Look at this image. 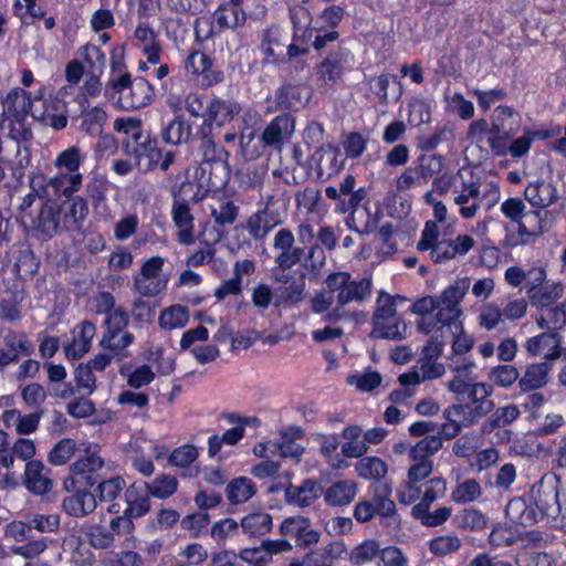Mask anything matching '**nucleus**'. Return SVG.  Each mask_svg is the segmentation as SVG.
I'll return each mask as SVG.
<instances>
[{"instance_id":"1","label":"nucleus","mask_w":566,"mask_h":566,"mask_svg":"<svg viewBox=\"0 0 566 566\" xmlns=\"http://www.w3.org/2000/svg\"><path fill=\"white\" fill-rule=\"evenodd\" d=\"M469 289L470 280L459 279L440 295L421 297L411 305L410 311L419 315L416 322L417 329L431 335L426 345V350L431 357H439L442 354L449 336H453L452 350L455 355H464L472 349L474 338L464 331L460 321V303Z\"/></svg>"},{"instance_id":"2","label":"nucleus","mask_w":566,"mask_h":566,"mask_svg":"<svg viewBox=\"0 0 566 566\" xmlns=\"http://www.w3.org/2000/svg\"><path fill=\"white\" fill-rule=\"evenodd\" d=\"M112 73L107 85L117 94V105L125 111L138 109L150 104L154 88L144 77L132 78L120 60L112 59Z\"/></svg>"},{"instance_id":"3","label":"nucleus","mask_w":566,"mask_h":566,"mask_svg":"<svg viewBox=\"0 0 566 566\" xmlns=\"http://www.w3.org/2000/svg\"><path fill=\"white\" fill-rule=\"evenodd\" d=\"M474 247V240L468 234L455 238L441 235L434 221H427L417 243L420 252H428L434 263H443L458 256L465 255Z\"/></svg>"},{"instance_id":"4","label":"nucleus","mask_w":566,"mask_h":566,"mask_svg":"<svg viewBox=\"0 0 566 566\" xmlns=\"http://www.w3.org/2000/svg\"><path fill=\"white\" fill-rule=\"evenodd\" d=\"M397 300H402V297L399 295L392 296L385 291L378 293L376 308L371 318V337L402 340L408 336L409 327L397 312Z\"/></svg>"},{"instance_id":"5","label":"nucleus","mask_w":566,"mask_h":566,"mask_svg":"<svg viewBox=\"0 0 566 566\" xmlns=\"http://www.w3.org/2000/svg\"><path fill=\"white\" fill-rule=\"evenodd\" d=\"M125 154L134 159V166L140 174H147L160 168L167 171L175 161L172 151H163L158 142L149 133L143 135L138 140H124Z\"/></svg>"},{"instance_id":"6","label":"nucleus","mask_w":566,"mask_h":566,"mask_svg":"<svg viewBox=\"0 0 566 566\" xmlns=\"http://www.w3.org/2000/svg\"><path fill=\"white\" fill-rule=\"evenodd\" d=\"M327 291L335 295L338 306H346L350 303L363 304L371 297L373 279L363 276L353 279L348 272H333L325 279Z\"/></svg>"},{"instance_id":"7","label":"nucleus","mask_w":566,"mask_h":566,"mask_svg":"<svg viewBox=\"0 0 566 566\" xmlns=\"http://www.w3.org/2000/svg\"><path fill=\"white\" fill-rule=\"evenodd\" d=\"M31 531L32 530L29 521L24 522L14 520L6 525L3 534L7 539L17 543L27 542L23 545L13 546L11 548V552L14 555L22 556L27 559H33L45 552V549L48 548V538H31Z\"/></svg>"},{"instance_id":"8","label":"nucleus","mask_w":566,"mask_h":566,"mask_svg":"<svg viewBox=\"0 0 566 566\" xmlns=\"http://www.w3.org/2000/svg\"><path fill=\"white\" fill-rule=\"evenodd\" d=\"M354 62L353 53L340 46L327 54L316 65V75L325 86L332 87L340 82L347 71L353 69Z\"/></svg>"},{"instance_id":"9","label":"nucleus","mask_w":566,"mask_h":566,"mask_svg":"<svg viewBox=\"0 0 566 566\" xmlns=\"http://www.w3.org/2000/svg\"><path fill=\"white\" fill-rule=\"evenodd\" d=\"M165 264L161 256H153L146 260L140 272L133 277L134 290L145 297H155L166 290L167 281L160 277Z\"/></svg>"},{"instance_id":"10","label":"nucleus","mask_w":566,"mask_h":566,"mask_svg":"<svg viewBox=\"0 0 566 566\" xmlns=\"http://www.w3.org/2000/svg\"><path fill=\"white\" fill-rule=\"evenodd\" d=\"M274 263L279 270L289 271L301 262L304 249L295 245V237L290 229L279 230L273 238Z\"/></svg>"},{"instance_id":"11","label":"nucleus","mask_w":566,"mask_h":566,"mask_svg":"<svg viewBox=\"0 0 566 566\" xmlns=\"http://www.w3.org/2000/svg\"><path fill=\"white\" fill-rule=\"evenodd\" d=\"M492 389L484 382L473 385L470 392L465 396L468 403H455L462 410L468 419L467 423H476L483 416L490 413L494 408V402L490 399Z\"/></svg>"},{"instance_id":"12","label":"nucleus","mask_w":566,"mask_h":566,"mask_svg":"<svg viewBox=\"0 0 566 566\" xmlns=\"http://www.w3.org/2000/svg\"><path fill=\"white\" fill-rule=\"evenodd\" d=\"M492 389L484 382L473 385L470 392L465 396L468 403H455L462 410L468 419L467 423H476L483 416L490 413L494 408V402L490 399Z\"/></svg>"},{"instance_id":"13","label":"nucleus","mask_w":566,"mask_h":566,"mask_svg":"<svg viewBox=\"0 0 566 566\" xmlns=\"http://www.w3.org/2000/svg\"><path fill=\"white\" fill-rule=\"evenodd\" d=\"M104 465L103 459L96 453H87L78 458L70 465V478L65 481V486L76 489L77 486H93L96 483L94 473Z\"/></svg>"},{"instance_id":"14","label":"nucleus","mask_w":566,"mask_h":566,"mask_svg":"<svg viewBox=\"0 0 566 566\" xmlns=\"http://www.w3.org/2000/svg\"><path fill=\"white\" fill-rule=\"evenodd\" d=\"M311 98V90L303 84H287L277 88L274 93L273 105H269L268 113L277 111L297 112L304 108Z\"/></svg>"},{"instance_id":"15","label":"nucleus","mask_w":566,"mask_h":566,"mask_svg":"<svg viewBox=\"0 0 566 566\" xmlns=\"http://www.w3.org/2000/svg\"><path fill=\"white\" fill-rule=\"evenodd\" d=\"M171 219L177 228L176 240L182 245L195 243V217L185 199H175L171 206Z\"/></svg>"},{"instance_id":"16","label":"nucleus","mask_w":566,"mask_h":566,"mask_svg":"<svg viewBox=\"0 0 566 566\" xmlns=\"http://www.w3.org/2000/svg\"><path fill=\"white\" fill-rule=\"evenodd\" d=\"M423 354L424 358L418 366L398 377L401 386H417L426 380L438 379L444 375L446 368L443 364L436 360L438 357L428 355L426 347L423 348Z\"/></svg>"},{"instance_id":"17","label":"nucleus","mask_w":566,"mask_h":566,"mask_svg":"<svg viewBox=\"0 0 566 566\" xmlns=\"http://www.w3.org/2000/svg\"><path fill=\"white\" fill-rule=\"evenodd\" d=\"M272 200L273 198L270 197L264 209L250 216L247 221V231L254 240H263L270 231L283 222L281 214L271 209Z\"/></svg>"},{"instance_id":"18","label":"nucleus","mask_w":566,"mask_h":566,"mask_svg":"<svg viewBox=\"0 0 566 566\" xmlns=\"http://www.w3.org/2000/svg\"><path fill=\"white\" fill-rule=\"evenodd\" d=\"M50 469L41 460L28 462L24 465L22 483L34 495H45L53 489Z\"/></svg>"},{"instance_id":"19","label":"nucleus","mask_w":566,"mask_h":566,"mask_svg":"<svg viewBox=\"0 0 566 566\" xmlns=\"http://www.w3.org/2000/svg\"><path fill=\"white\" fill-rule=\"evenodd\" d=\"M187 72L201 77L200 84L210 87L223 81L222 71L212 69L211 59L202 52L193 51L186 60Z\"/></svg>"},{"instance_id":"20","label":"nucleus","mask_w":566,"mask_h":566,"mask_svg":"<svg viewBox=\"0 0 566 566\" xmlns=\"http://www.w3.org/2000/svg\"><path fill=\"white\" fill-rule=\"evenodd\" d=\"M62 230L74 232L81 231L83 223L88 214L87 201L82 197L69 198L67 201L57 206Z\"/></svg>"},{"instance_id":"21","label":"nucleus","mask_w":566,"mask_h":566,"mask_svg":"<svg viewBox=\"0 0 566 566\" xmlns=\"http://www.w3.org/2000/svg\"><path fill=\"white\" fill-rule=\"evenodd\" d=\"M295 129V120L290 114L274 117L260 136L262 147H279Z\"/></svg>"},{"instance_id":"22","label":"nucleus","mask_w":566,"mask_h":566,"mask_svg":"<svg viewBox=\"0 0 566 566\" xmlns=\"http://www.w3.org/2000/svg\"><path fill=\"white\" fill-rule=\"evenodd\" d=\"M560 336L558 333L543 332L528 338L524 345L532 356L543 357L546 360L558 359L562 355Z\"/></svg>"},{"instance_id":"23","label":"nucleus","mask_w":566,"mask_h":566,"mask_svg":"<svg viewBox=\"0 0 566 566\" xmlns=\"http://www.w3.org/2000/svg\"><path fill=\"white\" fill-rule=\"evenodd\" d=\"M481 187L479 184L462 181L452 190L453 201L460 207L459 213L463 219H472L480 209Z\"/></svg>"},{"instance_id":"24","label":"nucleus","mask_w":566,"mask_h":566,"mask_svg":"<svg viewBox=\"0 0 566 566\" xmlns=\"http://www.w3.org/2000/svg\"><path fill=\"white\" fill-rule=\"evenodd\" d=\"M31 94L22 88H12L2 102V114L17 122H23L28 115H32Z\"/></svg>"},{"instance_id":"25","label":"nucleus","mask_w":566,"mask_h":566,"mask_svg":"<svg viewBox=\"0 0 566 566\" xmlns=\"http://www.w3.org/2000/svg\"><path fill=\"white\" fill-rule=\"evenodd\" d=\"M241 112V106L233 101H227L219 97L211 98L208 103V111L205 114L203 124L207 130L211 132L212 125L218 127L233 119Z\"/></svg>"},{"instance_id":"26","label":"nucleus","mask_w":566,"mask_h":566,"mask_svg":"<svg viewBox=\"0 0 566 566\" xmlns=\"http://www.w3.org/2000/svg\"><path fill=\"white\" fill-rule=\"evenodd\" d=\"M4 355L8 356V361L1 364V367H7L11 364H17L20 356H31L34 352V346L29 339L28 335L23 332L8 329L3 335Z\"/></svg>"},{"instance_id":"27","label":"nucleus","mask_w":566,"mask_h":566,"mask_svg":"<svg viewBox=\"0 0 566 566\" xmlns=\"http://www.w3.org/2000/svg\"><path fill=\"white\" fill-rule=\"evenodd\" d=\"M555 218L548 210L526 211L517 224L520 235L537 237L546 232L554 223Z\"/></svg>"},{"instance_id":"28","label":"nucleus","mask_w":566,"mask_h":566,"mask_svg":"<svg viewBox=\"0 0 566 566\" xmlns=\"http://www.w3.org/2000/svg\"><path fill=\"white\" fill-rule=\"evenodd\" d=\"M524 197L533 207L545 210L558 200L559 195L553 182L536 180L527 185Z\"/></svg>"},{"instance_id":"29","label":"nucleus","mask_w":566,"mask_h":566,"mask_svg":"<svg viewBox=\"0 0 566 566\" xmlns=\"http://www.w3.org/2000/svg\"><path fill=\"white\" fill-rule=\"evenodd\" d=\"M322 494L321 485L311 479L303 481L301 485H290L284 492L286 502L297 507L310 506Z\"/></svg>"},{"instance_id":"30","label":"nucleus","mask_w":566,"mask_h":566,"mask_svg":"<svg viewBox=\"0 0 566 566\" xmlns=\"http://www.w3.org/2000/svg\"><path fill=\"white\" fill-rule=\"evenodd\" d=\"M96 333V327L88 321L82 322L73 329V339L64 347L65 355L71 359H78L86 354Z\"/></svg>"},{"instance_id":"31","label":"nucleus","mask_w":566,"mask_h":566,"mask_svg":"<svg viewBox=\"0 0 566 566\" xmlns=\"http://www.w3.org/2000/svg\"><path fill=\"white\" fill-rule=\"evenodd\" d=\"M506 517L515 525L531 526L541 521V511L535 510L533 502L523 497L512 499L505 507Z\"/></svg>"},{"instance_id":"32","label":"nucleus","mask_w":566,"mask_h":566,"mask_svg":"<svg viewBox=\"0 0 566 566\" xmlns=\"http://www.w3.org/2000/svg\"><path fill=\"white\" fill-rule=\"evenodd\" d=\"M97 506L95 495L86 490H78L62 501V510L73 517H85Z\"/></svg>"},{"instance_id":"33","label":"nucleus","mask_w":566,"mask_h":566,"mask_svg":"<svg viewBox=\"0 0 566 566\" xmlns=\"http://www.w3.org/2000/svg\"><path fill=\"white\" fill-rule=\"evenodd\" d=\"M33 223L35 231L42 239L53 238L62 229L57 206L45 202Z\"/></svg>"},{"instance_id":"34","label":"nucleus","mask_w":566,"mask_h":566,"mask_svg":"<svg viewBox=\"0 0 566 566\" xmlns=\"http://www.w3.org/2000/svg\"><path fill=\"white\" fill-rule=\"evenodd\" d=\"M134 36L140 44L147 62L154 65L158 64L160 61L161 46L155 30L147 22L140 21L136 27Z\"/></svg>"},{"instance_id":"35","label":"nucleus","mask_w":566,"mask_h":566,"mask_svg":"<svg viewBox=\"0 0 566 566\" xmlns=\"http://www.w3.org/2000/svg\"><path fill=\"white\" fill-rule=\"evenodd\" d=\"M125 499L127 507L124 513L133 520L146 515L150 510L149 494L139 481L134 482L127 488Z\"/></svg>"},{"instance_id":"36","label":"nucleus","mask_w":566,"mask_h":566,"mask_svg":"<svg viewBox=\"0 0 566 566\" xmlns=\"http://www.w3.org/2000/svg\"><path fill=\"white\" fill-rule=\"evenodd\" d=\"M300 429H289L281 432L279 440H269L268 448H272L275 455L281 458L300 459L304 452V448L295 442L294 438L300 437Z\"/></svg>"},{"instance_id":"37","label":"nucleus","mask_w":566,"mask_h":566,"mask_svg":"<svg viewBox=\"0 0 566 566\" xmlns=\"http://www.w3.org/2000/svg\"><path fill=\"white\" fill-rule=\"evenodd\" d=\"M552 364L548 361L531 364L520 377L518 386L522 391H533L544 387L548 381Z\"/></svg>"},{"instance_id":"38","label":"nucleus","mask_w":566,"mask_h":566,"mask_svg":"<svg viewBox=\"0 0 566 566\" xmlns=\"http://www.w3.org/2000/svg\"><path fill=\"white\" fill-rule=\"evenodd\" d=\"M357 484L353 480H342L329 485L324 492V501L333 506L348 505L356 496Z\"/></svg>"},{"instance_id":"39","label":"nucleus","mask_w":566,"mask_h":566,"mask_svg":"<svg viewBox=\"0 0 566 566\" xmlns=\"http://www.w3.org/2000/svg\"><path fill=\"white\" fill-rule=\"evenodd\" d=\"M526 294L533 306L547 308L563 297L564 286L560 283L546 284L536 290L527 289Z\"/></svg>"},{"instance_id":"40","label":"nucleus","mask_w":566,"mask_h":566,"mask_svg":"<svg viewBox=\"0 0 566 566\" xmlns=\"http://www.w3.org/2000/svg\"><path fill=\"white\" fill-rule=\"evenodd\" d=\"M191 125L180 115H176L161 129V138L166 144L180 145L191 137Z\"/></svg>"},{"instance_id":"41","label":"nucleus","mask_w":566,"mask_h":566,"mask_svg":"<svg viewBox=\"0 0 566 566\" xmlns=\"http://www.w3.org/2000/svg\"><path fill=\"white\" fill-rule=\"evenodd\" d=\"M535 319L539 328L558 333L566 325V303L543 310Z\"/></svg>"},{"instance_id":"42","label":"nucleus","mask_w":566,"mask_h":566,"mask_svg":"<svg viewBox=\"0 0 566 566\" xmlns=\"http://www.w3.org/2000/svg\"><path fill=\"white\" fill-rule=\"evenodd\" d=\"M82 174L61 172L49 179L48 187L69 199L82 188Z\"/></svg>"},{"instance_id":"43","label":"nucleus","mask_w":566,"mask_h":566,"mask_svg":"<svg viewBox=\"0 0 566 566\" xmlns=\"http://www.w3.org/2000/svg\"><path fill=\"white\" fill-rule=\"evenodd\" d=\"M226 492L230 504H242L256 493V486L249 478L240 476L227 485Z\"/></svg>"},{"instance_id":"44","label":"nucleus","mask_w":566,"mask_h":566,"mask_svg":"<svg viewBox=\"0 0 566 566\" xmlns=\"http://www.w3.org/2000/svg\"><path fill=\"white\" fill-rule=\"evenodd\" d=\"M212 20L219 32L227 29L234 30L245 23L247 14L243 9H230L222 4L214 11Z\"/></svg>"},{"instance_id":"45","label":"nucleus","mask_w":566,"mask_h":566,"mask_svg":"<svg viewBox=\"0 0 566 566\" xmlns=\"http://www.w3.org/2000/svg\"><path fill=\"white\" fill-rule=\"evenodd\" d=\"M463 409L458 408L455 405H452L444 409L443 418L446 422L441 426V434L446 439H452L459 434L462 428H468L473 426V423H467L468 419L462 413Z\"/></svg>"},{"instance_id":"46","label":"nucleus","mask_w":566,"mask_h":566,"mask_svg":"<svg viewBox=\"0 0 566 566\" xmlns=\"http://www.w3.org/2000/svg\"><path fill=\"white\" fill-rule=\"evenodd\" d=\"M134 339L135 336L129 332H105L99 342V345L105 349L114 352L116 355L128 357L129 354L127 352V347L134 343Z\"/></svg>"},{"instance_id":"47","label":"nucleus","mask_w":566,"mask_h":566,"mask_svg":"<svg viewBox=\"0 0 566 566\" xmlns=\"http://www.w3.org/2000/svg\"><path fill=\"white\" fill-rule=\"evenodd\" d=\"M241 527L249 537L264 536L271 531L272 517L264 512H256L241 520Z\"/></svg>"},{"instance_id":"48","label":"nucleus","mask_w":566,"mask_h":566,"mask_svg":"<svg viewBox=\"0 0 566 566\" xmlns=\"http://www.w3.org/2000/svg\"><path fill=\"white\" fill-rule=\"evenodd\" d=\"M518 416L520 409L516 405L511 403L500 407L483 422L481 430L483 433H489L496 428L506 427L515 421Z\"/></svg>"},{"instance_id":"49","label":"nucleus","mask_w":566,"mask_h":566,"mask_svg":"<svg viewBox=\"0 0 566 566\" xmlns=\"http://www.w3.org/2000/svg\"><path fill=\"white\" fill-rule=\"evenodd\" d=\"M210 130H207V126H201L198 134L202 138L200 150L202 153L205 164H214L223 167L227 151L223 148H218L214 142L210 137Z\"/></svg>"},{"instance_id":"50","label":"nucleus","mask_w":566,"mask_h":566,"mask_svg":"<svg viewBox=\"0 0 566 566\" xmlns=\"http://www.w3.org/2000/svg\"><path fill=\"white\" fill-rule=\"evenodd\" d=\"M446 492L447 481L440 476L432 478L423 484V491L421 490L419 502L412 507H430L433 502L442 499Z\"/></svg>"},{"instance_id":"51","label":"nucleus","mask_w":566,"mask_h":566,"mask_svg":"<svg viewBox=\"0 0 566 566\" xmlns=\"http://www.w3.org/2000/svg\"><path fill=\"white\" fill-rule=\"evenodd\" d=\"M142 483V481H139ZM147 493L157 499H167L175 494L178 489V481L169 474H159L153 482H143Z\"/></svg>"},{"instance_id":"52","label":"nucleus","mask_w":566,"mask_h":566,"mask_svg":"<svg viewBox=\"0 0 566 566\" xmlns=\"http://www.w3.org/2000/svg\"><path fill=\"white\" fill-rule=\"evenodd\" d=\"M356 473L365 480H380L387 474V464L380 458L365 457L355 467Z\"/></svg>"},{"instance_id":"53","label":"nucleus","mask_w":566,"mask_h":566,"mask_svg":"<svg viewBox=\"0 0 566 566\" xmlns=\"http://www.w3.org/2000/svg\"><path fill=\"white\" fill-rule=\"evenodd\" d=\"M452 514V509L447 506H441L436 509L433 512H430V507H412L411 515L416 520H419L422 525L428 527H436L449 520Z\"/></svg>"},{"instance_id":"54","label":"nucleus","mask_w":566,"mask_h":566,"mask_svg":"<svg viewBox=\"0 0 566 566\" xmlns=\"http://www.w3.org/2000/svg\"><path fill=\"white\" fill-rule=\"evenodd\" d=\"M442 448V438L438 434L427 436L413 446L409 451L410 460H431Z\"/></svg>"},{"instance_id":"55","label":"nucleus","mask_w":566,"mask_h":566,"mask_svg":"<svg viewBox=\"0 0 566 566\" xmlns=\"http://www.w3.org/2000/svg\"><path fill=\"white\" fill-rule=\"evenodd\" d=\"M189 321V311L186 306L174 305L161 312L159 325L165 329L182 328Z\"/></svg>"},{"instance_id":"56","label":"nucleus","mask_w":566,"mask_h":566,"mask_svg":"<svg viewBox=\"0 0 566 566\" xmlns=\"http://www.w3.org/2000/svg\"><path fill=\"white\" fill-rule=\"evenodd\" d=\"M482 494L480 483L475 479H467L452 490L451 499L459 504L476 501Z\"/></svg>"},{"instance_id":"57","label":"nucleus","mask_w":566,"mask_h":566,"mask_svg":"<svg viewBox=\"0 0 566 566\" xmlns=\"http://www.w3.org/2000/svg\"><path fill=\"white\" fill-rule=\"evenodd\" d=\"M84 159L85 155L82 153L80 147L71 146L56 156L54 166L59 169H65L71 174H80L78 168Z\"/></svg>"},{"instance_id":"58","label":"nucleus","mask_w":566,"mask_h":566,"mask_svg":"<svg viewBox=\"0 0 566 566\" xmlns=\"http://www.w3.org/2000/svg\"><path fill=\"white\" fill-rule=\"evenodd\" d=\"M107 115L101 107H92L82 113L81 128L91 136H98L103 132V126Z\"/></svg>"},{"instance_id":"59","label":"nucleus","mask_w":566,"mask_h":566,"mask_svg":"<svg viewBox=\"0 0 566 566\" xmlns=\"http://www.w3.org/2000/svg\"><path fill=\"white\" fill-rule=\"evenodd\" d=\"M77 55L84 60L90 73H103L106 56L99 48L87 43L77 50Z\"/></svg>"},{"instance_id":"60","label":"nucleus","mask_w":566,"mask_h":566,"mask_svg":"<svg viewBox=\"0 0 566 566\" xmlns=\"http://www.w3.org/2000/svg\"><path fill=\"white\" fill-rule=\"evenodd\" d=\"M413 167L427 185L429 180L434 179V176L440 174L443 167V158L438 155L421 156L418 164L413 165Z\"/></svg>"},{"instance_id":"61","label":"nucleus","mask_w":566,"mask_h":566,"mask_svg":"<svg viewBox=\"0 0 566 566\" xmlns=\"http://www.w3.org/2000/svg\"><path fill=\"white\" fill-rule=\"evenodd\" d=\"M36 454V446L32 439L20 437L14 440L11 448L9 447V455L12 457V467L14 465V460H21L25 463L35 462L34 455Z\"/></svg>"},{"instance_id":"62","label":"nucleus","mask_w":566,"mask_h":566,"mask_svg":"<svg viewBox=\"0 0 566 566\" xmlns=\"http://www.w3.org/2000/svg\"><path fill=\"white\" fill-rule=\"evenodd\" d=\"M380 553V547L377 541L367 539L352 549L349 560L354 565H364L370 563Z\"/></svg>"},{"instance_id":"63","label":"nucleus","mask_w":566,"mask_h":566,"mask_svg":"<svg viewBox=\"0 0 566 566\" xmlns=\"http://www.w3.org/2000/svg\"><path fill=\"white\" fill-rule=\"evenodd\" d=\"M76 443L73 439L60 440L49 452L48 461L53 465L65 464L74 454Z\"/></svg>"},{"instance_id":"64","label":"nucleus","mask_w":566,"mask_h":566,"mask_svg":"<svg viewBox=\"0 0 566 566\" xmlns=\"http://www.w3.org/2000/svg\"><path fill=\"white\" fill-rule=\"evenodd\" d=\"M455 518L459 526L464 530L480 531L486 526V517L481 511L474 507L462 510Z\"/></svg>"}]
</instances>
